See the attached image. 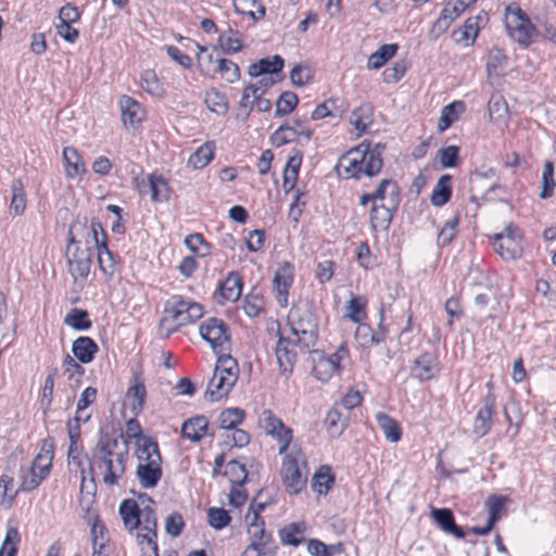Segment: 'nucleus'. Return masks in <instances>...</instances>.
Instances as JSON below:
<instances>
[{"instance_id": "obj_1", "label": "nucleus", "mask_w": 556, "mask_h": 556, "mask_svg": "<svg viewBox=\"0 0 556 556\" xmlns=\"http://www.w3.org/2000/svg\"><path fill=\"white\" fill-rule=\"evenodd\" d=\"M129 458L128 441L121 437L102 438L92 455L90 468L94 469L108 486H118Z\"/></svg>"}, {"instance_id": "obj_2", "label": "nucleus", "mask_w": 556, "mask_h": 556, "mask_svg": "<svg viewBox=\"0 0 556 556\" xmlns=\"http://www.w3.org/2000/svg\"><path fill=\"white\" fill-rule=\"evenodd\" d=\"M386 146H371L363 141L357 147L343 154L337 164L338 175L344 179H361L363 176L374 177L381 172L382 152Z\"/></svg>"}, {"instance_id": "obj_3", "label": "nucleus", "mask_w": 556, "mask_h": 556, "mask_svg": "<svg viewBox=\"0 0 556 556\" xmlns=\"http://www.w3.org/2000/svg\"><path fill=\"white\" fill-rule=\"evenodd\" d=\"M136 456L138 459L136 476L140 485L143 489L155 488L163 475L157 442L150 437L141 438L137 441Z\"/></svg>"}, {"instance_id": "obj_4", "label": "nucleus", "mask_w": 556, "mask_h": 556, "mask_svg": "<svg viewBox=\"0 0 556 556\" xmlns=\"http://www.w3.org/2000/svg\"><path fill=\"white\" fill-rule=\"evenodd\" d=\"M288 321L301 349L309 352L318 338V323L313 306L307 302L292 306Z\"/></svg>"}, {"instance_id": "obj_5", "label": "nucleus", "mask_w": 556, "mask_h": 556, "mask_svg": "<svg viewBox=\"0 0 556 556\" xmlns=\"http://www.w3.org/2000/svg\"><path fill=\"white\" fill-rule=\"evenodd\" d=\"M238 379V364L230 355H222L218 357L213 377L211 378L205 397L211 402L220 400L226 396L235 386Z\"/></svg>"}, {"instance_id": "obj_6", "label": "nucleus", "mask_w": 556, "mask_h": 556, "mask_svg": "<svg viewBox=\"0 0 556 556\" xmlns=\"http://www.w3.org/2000/svg\"><path fill=\"white\" fill-rule=\"evenodd\" d=\"M54 457L53 439L42 440L40 451L34 458L31 466L26 473L22 476V482L17 490L22 492H31L37 489L43 480L50 475L52 460Z\"/></svg>"}, {"instance_id": "obj_7", "label": "nucleus", "mask_w": 556, "mask_h": 556, "mask_svg": "<svg viewBox=\"0 0 556 556\" xmlns=\"http://www.w3.org/2000/svg\"><path fill=\"white\" fill-rule=\"evenodd\" d=\"M76 227L77 224H72L70 226L66 257L68 271L73 277L74 281H79L84 283L87 280V277L90 273L94 252L93 249L90 247H78V242L76 241L73 233Z\"/></svg>"}, {"instance_id": "obj_8", "label": "nucleus", "mask_w": 556, "mask_h": 556, "mask_svg": "<svg viewBox=\"0 0 556 556\" xmlns=\"http://www.w3.org/2000/svg\"><path fill=\"white\" fill-rule=\"evenodd\" d=\"M505 25L509 37L522 48H528L538 33L536 27L520 8H507Z\"/></svg>"}, {"instance_id": "obj_9", "label": "nucleus", "mask_w": 556, "mask_h": 556, "mask_svg": "<svg viewBox=\"0 0 556 556\" xmlns=\"http://www.w3.org/2000/svg\"><path fill=\"white\" fill-rule=\"evenodd\" d=\"M164 314L162 323L170 320L177 326H185L201 318L203 308L197 302L185 300L181 295H173L165 304Z\"/></svg>"}, {"instance_id": "obj_10", "label": "nucleus", "mask_w": 556, "mask_h": 556, "mask_svg": "<svg viewBox=\"0 0 556 556\" xmlns=\"http://www.w3.org/2000/svg\"><path fill=\"white\" fill-rule=\"evenodd\" d=\"M301 453H289L283 457L281 465V478L289 494H299L306 485L307 470L305 463L300 466Z\"/></svg>"}, {"instance_id": "obj_11", "label": "nucleus", "mask_w": 556, "mask_h": 556, "mask_svg": "<svg viewBox=\"0 0 556 556\" xmlns=\"http://www.w3.org/2000/svg\"><path fill=\"white\" fill-rule=\"evenodd\" d=\"M258 424L265 430L266 434L278 441V453L280 455L285 454L293 438L292 429L287 427L280 418L267 408L261 412Z\"/></svg>"}, {"instance_id": "obj_12", "label": "nucleus", "mask_w": 556, "mask_h": 556, "mask_svg": "<svg viewBox=\"0 0 556 556\" xmlns=\"http://www.w3.org/2000/svg\"><path fill=\"white\" fill-rule=\"evenodd\" d=\"M313 353L316 357L313 359L314 366L312 374L321 382H327L333 374L340 369L341 362L349 357V350L344 345H341L330 356H326L323 352L317 350H314Z\"/></svg>"}, {"instance_id": "obj_13", "label": "nucleus", "mask_w": 556, "mask_h": 556, "mask_svg": "<svg viewBox=\"0 0 556 556\" xmlns=\"http://www.w3.org/2000/svg\"><path fill=\"white\" fill-rule=\"evenodd\" d=\"M200 334L212 349L217 352L225 350V344L229 342L230 334L227 324L216 317L207 318L200 326Z\"/></svg>"}, {"instance_id": "obj_14", "label": "nucleus", "mask_w": 556, "mask_h": 556, "mask_svg": "<svg viewBox=\"0 0 556 556\" xmlns=\"http://www.w3.org/2000/svg\"><path fill=\"white\" fill-rule=\"evenodd\" d=\"M243 282L238 271H230L224 281L214 292L213 299L215 303L223 305L226 302H236L242 293Z\"/></svg>"}, {"instance_id": "obj_15", "label": "nucleus", "mask_w": 556, "mask_h": 556, "mask_svg": "<svg viewBox=\"0 0 556 556\" xmlns=\"http://www.w3.org/2000/svg\"><path fill=\"white\" fill-rule=\"evenodd\" d=\"M495 414V395L490 390L483 397V404L478 410L473 421V433L479 438L484 437L491 429Z\"/></svg>"}, {"instance_id": "obj_16", "label": "nucleus", "mask_w": 556, "mask_h": 556, "mask_svg": "<svg viewBox=\"0 0 556 556\" xmlns=\"http://www.w3.org/2000/svg\"><path fill=\"white\" fill-rule=\"evenodd\" d=\"M293 282V268L289 263H285L275 273L273 289L276 300L281 307L288 306L289 289Z\"/></svg>"}, {"instance_id": "obj_17", "label": "nucleus", "mask_w": 556, "mask_h": 556, "mask_svg": "<svg viewBox=\"0 0 556 556\" xmlns=\"http://www.w3.org/2000/svg\"><path fill=\"white\" fill-rule=\"evenodd\" d=\"M400 202H395L393 206L389 203H375L371 205L369 219L374 231H386L389 229Z\"/></svg>"}, {"instance_id": "obj_18", "label": "nucleus", "mask_w": 556, "mask_h": 556, "mask_svg": "<svg viewBox=\"0 0 556 556\" xmlns=\"http://www.w3.org/2000/svg\"><path fill=\"white\" fill-rule=\"evenodd\" d=\"M439 372V363L431 353H424L414 361L412 376L420 381H428Z\"/></svg>"}, {"instance_id": "obj_19", "label": "nucleus", "mask_w": 556, "mask_h": 556, "mask_svg": "<svg viewBox=\"0 0 556 556\" xmlns=\"http://www.w3.org/2000/svg\"><path fill=\"white\" fill-rule=\"evenodd\" d=\"M276 357L282 374H290L296 362V352L293 350V343L290 339L279 337L276 344Z\"/></svg>"}, {"instance_id": "obj_20", "label": "nucleus", "mask_w": 556, "mask_h": 556, "mask_svg": "<svg viewBox=\"0 0 556 556\" xmlns=\"http://www.w3.org/2000/svg\"><path fill=\"white\" fill-rule=\"evenodd\" d=\"M122 121L125 126L136 127L144 117V110L138 101L129 96L119 99Z\"/></svg>"}, {"instance_id": "obj_21", "label": "nucleus", "mask_w": 556, "mask_h": 556, "mask_svg": "<svg viewBox=\"0 0 556 556\" xmlns=\"http://www.w3.org/2000/svg\"><path fill=\"white\" fill-rule=\"evenodd\" d=\"M431 517L442 531L454 535L456 539H463L465 531L455 523L453 511L448 508H432Z\"/></svg>"}, {"instance_id": "obj_22", "label": "nucleus", "mask_w": 556, "mask_h": 556, "mask_svg": "<svg viewBox=\"0 0 556 556\" xmlns=\"http://www.w3.org/2000/svg\"><path fill=\"white\" fill-rule=\"evenodd\" d=\"M349 413H343L340 405H333L327 413L325 425L330 438H339L349 424Z\"/></svg>"}, {"instance_id": "obj_23", "label": "nucleus", "mask_w": 556, "mask_h": 556, "mask_svg": "<svg viewBox=\"0 0 556 556\" xmlns=\"http://www.w3.org/2000/svg\"><path fill=\"white\" fill-rule=\"evenodd\" d=\"M62 156L67 178L74 179L87 173L86 165L77 149L65 147Z\"/></svg>"}, {"instance_id": "obj_24", "label": "nucleus", "mask_w": 556, "mask_h": 556, "mask_svg": "<svg viewBox=\"0 0 556 556\" xmlns=\"http://www.w3.org/2000/svg\"><path fill=\"white\" fill-rule=\"evenodd\" d=\"M372 195L375 203H389L390 206H393L395 202H401L400 188L392 179L381 180Z\"/></svg>"}, {"instance_id": "obj_25", "label": "nucleus", "mask_w": 556, "mask_h": 556, "mask_svg": "<svg viewBox=\"0 0 556 556\" xmlns=\"http://www.w3.org/2000/svg\"><path fill=\"white\" fill-rule=\"evenodd\" d=\"M98 350L97 343L89 337H79L72 344L74 356L83 364L91 363Z\"/></svg>"}, {"instance_id": "obj_26", "label": "nucleus", "mask_w": 556, "mask_h": 556, "mask_svg": "<svg viewBox=\"0 0 556 556\" xmlns=\"http://www.w3.org/2000/svg\"><path fill=\"white\" fill-rule=\"evenodd\" d=\"M493 248L495 252L504 260H515L521 256L522 249L519 240L493 237Z\"/></svg>"}, {"instance_id": "obj_27", "label": "nucleus", "mask_w": 556, "mask_h": 556, "mask_svg": "<svg viewBox=\"0 0 556 556\" xmlns=\"http://www.w3.org/2000/svg\"><path fill=\"white\" fill-rule=\"evenodd\" d=\"M208 421L205 416L199 415L186 420L181 426V433L192 442H199L206 433Z\"/></svg>"}, {"instance_id": "obj_28", "label": "nucleus", "mask_w": 556, "mask_h": 556, "mask_svg": "<svg viewBox=\"0 0 556 556\" xmlns=\"http://www.w3.org/2000/svg\"><path fill=\"white\" fill-rule=\"evenodd\" d=\"M126 396L135 401L130 409L136 416L139 415L144 407L147 391L144 382L138 374L132 376V384L127 390Z\"/></svg>"}, {"instance_id": "obj_29", "label": "nucleus", "mask_w": 556, "mask_h": 556, "mask_svg": "<svg viewBox=\"0 0 556 556\" xmlns=\"http://www.w3.org/2000/svg\"><path fill=\"white\" fill-rule=\"evenodd\" d=\"M334 484V475L331 467L320 466L312 478V489L318 495H326Z\"/></svg>"}, {"instance_id": "obj_30", "label": "nucleus", "mask_w": 556, "mask_h": 556, "mask_svg": "<svg viewBox=\"0 0 556 556\" xmlns=\"http://www.w3.org/2000/svg\"><path fill=\"white\" fill-rule=\"evenodd\" d=\"M479 20L480 16L469 17L466 20L463 27L454 30L453 37L455 42L465 47L472 45L479 33Z\"/></svg>"}, {"instance_id": "obj_31", "label": "nucleus", "mask_w": 556, "mask_h": 556, "mask_svg": "<svg viewBox=\"0 0 556 556\" xmlns=\"http://www.w3.org/2000/svg\"><path fill=\"white\" fill-rule=\"evenodd\" d=\"M153 500L147 495L141 502L142 507H140V526L138 532L143 533H152L157 532V519L154 510L151 508L150 504H153Z\"/></svg>"}, {"instance_id": "obj_32", "label": "nucleus", "mask_w": 556, "mask_h": 556, "mask_svg": "<svg viewBox=\"0 0 556 556\" xmlns=\"http://www.w3.org/2000/svg\"><path fill=\"white\" fill-rule=\"evenodd\" d=\"M119 515L125 527L132 531L140 526V507L135 500H125L119 506Z\"/></svg>"}, {"instance_id": "obj_33", "label": "nucleus", "mask_w": 556, "mask_h": 556, "mask_svg": "<svg viewBox=\"0 0 556 556\" xmlns=\"http://www.w3.org/2000/svg\"><path fill=\"white\" fill-rule=\"evenodd\" d=\"M452 195V176L448 174L442 175L437 185L434 186L431 194V203L434 206H443L446 204Z\"/></svg>"}, {"instance_id": "obj_34", "label": "nucleus", "mask_w": 556, "mask_h": 556, "mask_svg": "<svg viewBox=\"0 0 556 556\" xmlns=\"http://www.w3.org/2000/svg\"><path fill=\"white\" fill-rule=\"evenodd\" d=\"M303 153L301 151H296L292 156L289 157L283 169L282 187L286 191H290L293 189L298 180L299 169L301 167Z\"/></svg>"}, {"instance_id": "obj_35", "label": "nucleus", "mask_w": 556, "mask_h": 556, "mask_svg": "<svg viewBox=\"0 0 556 556\" xmlns=\"http://www.w3.org/2000/svg\"><path fill=\"white\" fill-rule=\"evenodd\" d=\"M215 146L213 142H205L199 147L188 159V166L193 169L204 168L214 157Z\"/></svg>"}, {"instance_id": "obj_36", "label": "nucleus", "mask_w": 556, "mask_h": 556, "mask_svg": "<svg viewBox=\"0 0 556 556\" xmlns=\"http://www.w3.org/2000/svg\"><path fill=\"white\" fill-rule=\"evenodd\" d=\"M372 122V106L370 103H362L351 114V124L363 134Z\"/></svg>"}, {"instance_id": "obj_37", "label": "nucleus", "mask_w": 556, "mask_h": 556, "mask_svg": "<svg viewBox=\"0 0 556 556\" xmlns=\"http://www.w3.org/2000/svg\"><path fill=\"white\" fill-rule=\"evenodd\" d=\"M399 47L396 43L382 45L376 52L368 58L367 67L369 70H378L382 67L390 59H392Z\"/></svg>"}, {"instance_id": "obj_38", "label": "nucleus", "mask_w": 556, "mask_h": 556, "mask_svg": "<svg viewBox=\"0 0 556 556\" xmlns=\"http://www.w3.org/2000/svg\"><path fill=\"white\" fill-rule=\"evenodd\" d=\"M218 42L222 50L228 54L237 53L242 49V36L232 28L224 30L218 37Z\"/></svg>"}, {"instance_id": "obj_39", "label": "nucleus", "mask_w": 556, "mask_h": 556, "mask_svg": "<svg viewBox=\"0 0 556 556\" xmlns=\"http://www.w3.org/2000/svg\"><path fill=\"white\" fill-rule=\"evenodd\" d=\"M305 525L303 522H293L279 531L280 540L286 545L298 546L303 541Z\"/></svg>"}, {"instance_id": "obj_40", "label": "nucleus", "mask_w": 556, "mask_h": 556, "mask_svg": "<svg viewBox=\"0 0 556 556\" xmlns=\"http://www.w3.org/2000/svg\"><path fill=\"white\" fill-rule=\"evenodd\" d=\"M12 200L10 213L15 216L22 215L26 208V193L21 179H14L11 185Z\"/></svg>"}, {"instance_id": "obj_41", "label": "nucleus", "mask_w": 556, "mask_h": 556, "mask_svg": "<svg viewBox=\"0 0 556 556\" xmlns=\"http://www.w3.org/2000/svg\"><path fill=\"white\" fill-rule=\"evenodd\" d=\"M376 420L383 431L384 437L390 442H397L401 439V429L397 422L386 413L379 412L376 415Z\"/></svg>"}, {"instance_id": "obj_42", "label": "nucleus", "mask_w": 556, "mask_h": 556, "mask_svg": "<svg viewBox=\"0 0 556 556\" xmlns=\"http://www.w3.org/2000/svg\"><path fill=\"white\" fill-rule=\"evenodd\" d=\"M150 189H152L151 200L153 202L167 201L169 198V187L162 175H150Z\"/></svg>"}, {"instance_id": "obj_43", "label": "nucleus", "mask_w": 556, "mask_h": 556, "mask_svg": "<svg viewBox=\"0 0 556 556\" xmlns=\"http://www.w3.org/2000/svg\"><path fill=\"white\" fill-rule=\"evenodd\" d=\"M98 252V263L101 271L108 277H112L116 270V262L113 253L108 249L106 242L102 241Z\"/></svg>"}, {"instance_id": "obj_44", "label": "nucleus", "mask_w": 556, "mask_h": 556, "mask_svg": "<svg viewBox=\"0 0 556 556\" xmlns=\"http://www.w3.org/2000/svg\"><path fill=\"white\" fill-rule=\"evenodd\" d=\"M507 60L508 58L502 49L497 47L490 49L485 64L488 75H496L498 71L506 66Z\"/></svg>"}, {"instance_id": "obj_45", "label": "nucleus", "mask_w": 556, "mask_h": 556, "mask_svg": "<svg viewBox=\"0 0 556 556\" xmlns=\"http://www.w3.org/2000/svg\"><path fill=\"white\" fill-rule=\"evenodd\" d=\"M233 7L240 14H248L253 20L258 21L265 15L264 5L256 2V0H235Z\"/></svg>"}, {"instance_id": "obj_46", "label": "nucleus", "mask_w": 556, "mask_h": 556, "mask_svg": "<svg viewBox=\"0 0 556 556\" xmlns=\"http://www.w3.org/2000/svg\"><path fill=\"white\" fill-rule=\"evenodd\" d=\"M277 545L271 538L270 534L265 533L264 539L256 540V542H251V544L245 548V555L252 553H257V555L270 556L276 553Z\"/></svg>"}, {"instance_id": "obj_47", "label": "nucleus", "mask_w": 556, "mask_h": 556, "mask_svg": "<svg viewBox=\"0 0 556 556\" xmlns=\"http://www.w3.org/2000/svg\"><path fill=\"white\" fill-rule=\"evenodd\" d=\"M507 496L503 495H490L485 501V507L489 513V519L491 525H495V522L501 518L502 513L505 510V505L508 502Z\"/></svg>"}, {"instance_id": "obj_48", "label": "nucleus", "mask_w": 556, "mask_h": 556, "mask_svg": "<svg viewBox=\"0 0 556 556\" xmlns=\"http://www.w3.org/2000/svg\"><path fill=\"white\" fill-rule=\"evenodd\" d=\"M244 410L240 408L224 409L218 417L219 427L226 430H232L242 422Z\"/></svg>"}, {"instance_id": "obj_49", "label": "nucleus", "mask_w": 556, "mask_h": 556, "mask_svg": "<svg viewBox=\"0 0 556 556\" xmlns=\"http://www.w3.org/2000/svg\"><path fill=\"white\" fill-rule=\"evenodd\" d=\"M88 312L80 308H72L65 317V324L75 330H87L91 327Z\"/></svg>"}, {"instance_id": "obj_50", "label": "nucleus", "mask_w": 556, "mask_h": 556, "mask_svg": "<svg viewBox=\"0 0 556 556\" xmlns=\"http://www.w3.org/2000/svg\"><path fill=\"white\" fill-rule=\"evenodd\" d=\"M216 71L220 73L226 81L233 84L240 79V67L231 60L216 59Z\"/></svg>"}, {"instance_id": "obj_51", "label": "nucleus", "mask_w": 556, "mask_h": 556, "mask_svg": "<svg viewBox=\"0 0 556 556\" xmlns=\"http://www.w3.org/2000/svg\"><path fill=\"white\" fill-rule=\"evenodd\" d=\"M224 475L228 477L231 485L244 484L248 478V471L244 464H241L237 459H232L227 463Z\"/></svg>"}, {"instance_id": "obj_52", "label": "nucleus", "mask_w": 556, "mask_h": 556, "mask_svg": "<svg viewBox=\"0 0 556 556\" xmlns=\"http://www.w3.org/2000/svg\"><path fill=\"white\" fill-rule=\"evenodd\" d=\"M185 244L187 248L200 257L207 256L211 253V245L204 239V237L194 232L186 237Z\"/></svg>"}, {"instance_id": "obj_53", "label": "nucleus", "mask_w": 556, "mask_h": 556, "mask_svg": "<svg viewBox=\"0 0 556 556\" xmlns=\"http://www.w3.org/2000/svg\"><path fill=\"white\" fill-rule=\"evenodd\" d=\"M464 104L460 101H454L441 111V116L438 122V129L442 132L445 131L457 119L456 108L463 109Z\"/></svg>"}, {"instance_id": "obj_54", "label": "nucleus", "mask_w": 556, "mask_h": 556, "mask_svg": "<svg viewBox=\"0 0 556 556\" xmlns=\"http://www.w3.org/2000/svg\"><path fill=\"white\" fill-rule=\"evenodd\" d=\"M556 182L554 180V164L549 161L544 163L542 174V191L540 193L541 199H548L554 194Z\"/></svg>"}, {"instance_id": "obj_55", "label": "nucleus", "mask_w": 556, "mask_h": 556, "mask_svg": "<svg viewBox=\"0 0 556 556\" xmlns=\"http://www.w3.org/2000/svg\"><path fill=\"white\" fill-rule=\"evenodd\" d=\"M299 102L298 96L292 91H285L280 94L276 102V116L290 114Z\"/></svg>"}, {"instance_id": "obj_56", "label": "nucleus", "mask_w": 556, "mask_h": 556, "mask_svg": "<svg viewBox=\"0 0 556 556\" xmlns=\"http://www.w3.org/2000/svg\"><path fill=\"white\" fill-rule=\"evenodd\" d=\"M231 521V517L228 511L219 507H211L207 509V522L215 530H222L228 526Z\"/></svg>"}, {"instance_id": "obj_57", "label": "nucleus", "mask_w": 556, "mask_h": 556, "mask_svg": "<svg viewBox=\"0 0 556 556\" xmlns=\"http://www.w3.org/2000/svg\"><path fill=\"white\" fill-rule=\"evenodd\" d=\"M254 98H257V96L254 93L252 86H247L243 89L241 100L239 102L238 106V116L242 117V119H247L254 108Z\"/></svg>"}, {"instance_id": "obj_58", "label": "nucleus", "mask_w": 556, "mask_h": 556, "mask_svg": "<svg viewBox=\"0 0 556 556\" xmlns=\"http://www.w3.org/2000/svg\"><path fill=\"white\" fill-rule=\"evenodd\" d=\"M458 223L459 215L457 214L444 224L438 236V243L440 245H447L452 242L456 236Z\"/></svg>"}, {"instance_id": "obj_59", "label": "nucleus", "mask_w": 556, "mask_h": 556, "mask_svg": "<svg viewBox=\"0 0 556 556\" xmlns=\"http://www.w3.org/2000/svg\"><path fill=\"white\" fill-rule=\"evenodd\" d=\"M264 299L260 294L249 293L243 301V311L249 317H256L263 309Z\"/></svg>"}, {"instance_id": "obj_60", "label": "nucleus", "mask_w": 556, "mask_h": 556, "mask_svg": "<svg viewBox=\"0 0 556 556\" xmlns=\"http://www.w3.org/2000/svg\"><path fill=\"white\" fill-rule=\"evenodd\" d=\"M157 532L152 533H137V544L140 547L141 554L149 553L153 554V552H159L157 547Z\"/></svg>"}, {"instance_id": "obj_61", "label": "nucleus", "mask_w": 556, "mask_h": 556, "mask_svg": "<svg viewBox=\"0 0 556 556\" xmlns=\"http://www.w3.org/2000/svg\"><path fill=\"white\" fill-rule=\"evenodd\" d=\"M406 71L407 65L404 61L395 62L393 66L383 71V81L386 84H395L405 75Z\"/></svg>"}, {"instance_id": "obj_62", "label": "nucleus", "mask_w": 556, "mask_h": 556, "mask_svg": "<svg viewBox=\"0 0 556 556\" xmlns=\"http://www.w3.org/2000/svg\"><path fill=\"white\" fill-rule=\"evenodd\" d=\"M346 316L357 323L365 316V300L361 296H352L346 306Z\"/></svg>"}, {"instance_id": "obj_63", "label": "nucleus", "mask_w": 556, "mask_h": 556, "mask_svg": "<svg viewBox=\"0 0 556 556\" xmlns=\"http://www.w3.org/2000/svg\"><path fill=\"white\" fill-rule=\"evenodd\" d=\"M248 522V533L252 540V542H256V540L264 539L265 536V523L260 518L257 511H253V518L247 520Z\"/></svg>"}, {"instance_id": "obj_64", "label": "nucleus", "mask_w": 556, "mask_h": 556, "mask_svg": "<svg viewBox=\"0 0 556 556\" xmlns=\"http://www.w3.org/2000/svg\"><path fill=\"white\" fill-rule=\"evenodd\" d=\"M459 148L457 146H448L439 151V159L443 168L455 167L457 165Z\"/></svg>"}]
</instances>
